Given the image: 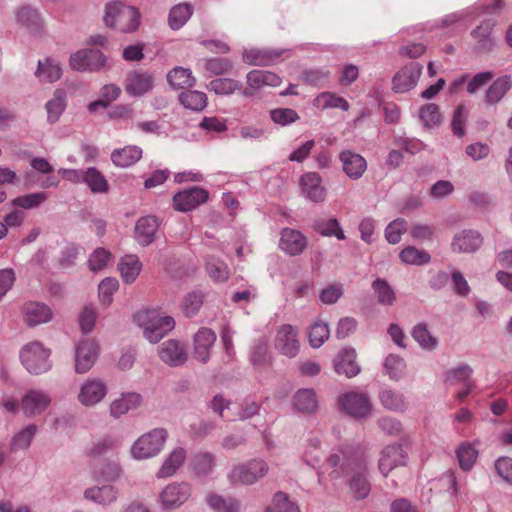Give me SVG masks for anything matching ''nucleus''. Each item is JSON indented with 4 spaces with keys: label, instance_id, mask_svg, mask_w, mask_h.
<instances>
[{
    "label": "nucleus",
    "instance_id": "1",
    "mask_svg": "<svg viewBox=\"0 0 512 512\" xmlns=\"http://www.w3.org/2000/svg\"><path fill=\"white\" fill-rule=\"evenodd\" d=\"M327 465L335 469L331 477L337 479L341 474L351 475L349 487L356 500L365 499L371 490L367 479V462L360 446H345L327 459Z\"/></svg>",
    "mask_w": 512,
    "mask_h": 512
},
{
    "label": "nucleus",
    "instance_id": "2",
    "mask_svg": "<svg viewBox=\"0 0 512 512\" xmlns=\"http://www.w3.org/2000/svg\"><path fill=\"white\" fill-rule=\"evenodd\" d=\"M103 20L108 27L115 28L123 33H131L139 27L140 13L133 6L113 2L106 5Z\"/></svg>",
    "mask_w": 512,
    "mask_h": 512
},
{
    "label": "nucleus",
    "instance_id": "3",
    "mask_svg": "<svg viewBox=\"0 0 512 512\" xmlns=\"http://www.w3.org/2000/svg\"><path fill=\"white\" fill-rule=\"evenodd\" d=\"M51 350L40 341H31L20 350V360L25 369L34 375L48 372L52 363L50 361Z\"/></svg>",
    "mask_w": 512,
    "mask_h": 512
},
{
    "label": "nucleus",
    "instance_id": "4",
    "mask_svg": "<svg viewBox=\"0 0 512 512\" xmlns=\"http://www.w3.org/2000/svg\"><path fill=\"white\" fill-rule=\"evenodd\" d=\"M168 438L167 430L155 428L140 436L131 447V454L137 460L148 459L157 456Z\"/></svg>",
    "mask_w": 512,
    "mask_h": 512
},
{
    "label": "nucleus",
    "instance_id": "5",
    "mask_svg": "<svg viewBox=\"0 0 512 512\" xmlns=\"http://www.w3.org/2000/svg\"><path fill=\"white\" fill-rule=\"evenodd\" d=\"M268 464L262 459H252L236 465L228 477L233 484L251 485L268 473Z\"/></svg>",
    "mask_w": 512,
    "mask_h": 512
},
{
    "label": "nucleus",
    "instance_id": "6",
    "mask_svg": "<svg viewBox=\"0 0 512 512\" xmlns=\"http://www.w3.org/2000/svg\"><path fill=\"white\" fill-rule=\"evenodd\" d=\"M338 403L346 414L356 419H365L372 413V403L368 394L350 391L339 396Z\"/></svg>",
    "mask_w": 512,
    "mask_h": 512
},
{
    "label": "nucleus",
    "instance_id": "7",
    "mask_svg": "<svg viewBox=\"0 0 512 512\" xmlns=\"http://www.w3.org/2000/svg\"><path fill=\"white\" fill-rule=\"evenodd\" d=\"M291 56L289 49L251 48L243 52L242 59L248 65L272 66Z\"/></svg>",
    "mask_w": 512,
    "mask_h": 512
},
{
    "label": "nucleus",
    "instance_id": "8",
    "mask_svg": "<svg viewBox=\"0 0 512 512\" xmlns=\"http://www.w3.org/2000/svg\"><path fill=\"white\" fill-rule=\"evenodd\" d=\"M192 487L187 482L168 484L160 493L159 499L163 510L172 511L181 507L191 496Z\"/></svg>",
    "mask_w": 512,
    "mask_h": 512
},
{
    "label": "nucleus",
    "instance_id": "9",
    "mask_svg": "<svg viewBox=\"0 0 512 512\" xmlns=\"http://www.w3.org/2000/svg\"><path fill=\"white\" fill-rule=\"evenodd\" d=\"M247 87L242 89L241 94L246 98L254 97L258 91L265 87H278L282 83L279 75L272 71L251 70L246 75Z\"/></svg>",
    "mask_w": 512,
    "mask_h": 512
},
{
    "label": "nucleus",
    "instance_id": "10",
    "mask_svg": "<svg viewBox=\"0 0 512 512\" xmlns=\"http://www.w3.org/2000/svg\"><path fill=\"white\" fill-rule=\"evenodd\" d=\"M106 58L98 49H83L70 56L69 64L76 71H98L105 66Z\"/></svg>",
    "mask_w": 512,
    "mask_h": 512
},
{
    "label": "nucleus",
    "instance_id": "11",
    "mask_svg": "<svg viewBox=\"0 0 512 512\" xmlns=\"http://www.w3.org/2000/svg\"><path fill=\"white\" fill-rule=\"evenodd\" d=\"M275 349L282 355L294 358L300 349L298 330L290 324H284L277 330Z\"/></svg>",
    "mask_w": 512,
    "mask_h": 512
},
{
    "label": "nucleus",
    "instance_id": "12",
    "mask_svg": "<svg viewBox=\"0 0 512 512\" xmlns=\"http://www.w3.org/2000/svg\"><path fill=\"white\" fill-rule=\"evenodd\" d=\"M209 193L201 187H192L178 192L173 197V205L177 211L188 212L208 200Z\"/></svg>",
    "mask_w": 512,
    "mask_h": 512
},
{
    "label": "nucleus",
    "instance_id": "13",
    "mask_svg": "<svg viewBox=\"0 0 512 512\" xmlns=\"http://www.w3.org/2000/svg\"><path fill=\"white\" fill-rule=\"evenodd\" d=\"M98 357V345L95 341L84 339L80 341L75 350V371L85 373L94 365Z\"/></svg>",
    "mask_w": 512,
    "mask_h": 512
},
{
    "label": "nucleus",
    "instance_id": "14",
    "mask_svg": "<svg viewBox=\"0 0 512 512\" xmlns=\"http://www.w3.org/2000/svg\"><path fill=\"white\" fill-rule=\"evenodd\" d=\"M422 66L419 63L412 62L393 77V90L396 93H405L414 88L421 76Z\"/></svg>",
    "mask_w": 512,
    "mask_h": 512
},
{
    "label": "nucleus",
    "instance_id": "15",
    "mask_svg": "<svg viewBox=\"0 0 512 512\" xmlns=\"http://www.w3.org/2000/svg\"><path fill=\"white\" fill-rule=\"evenodd\" d=\"M154 80L151 74L142 70H134L127 74L125 91L133 97L142 96L152 90Z\"/></svg>",
    "mask_w": 512,
    "mask_h": 512
},
{
    "label": "nucleus",
    "instance_id": "16",
    "mask_svg": "<svg viewBox=\"0 0 512 512\" xmlns=\"http://www.w3.org/2000/svg\"><path fill=\"white\" fill-rule=\"evenodd\" d=\"M160 359L171 367L182 366L188 359L185 347L175 339H169L158 347Z\"/></svg>",
    "mask_w": 512,
    "mask_h": 512
},
{
    "label": "nucleus",
    "instance_id": "17",
    "mask_svg": "<svg viewBox=\"0 0 512 512\" xmlns=\"http://www.w3.org/2000/svg\"><path fill=\"white\" fill-rule=\"evenodd\" d=\"M50 403L51 398L48 393L43 390L32 389L22 397L21 408L27 417H32L43 413Z\"/></svg>",
    "mask_w": 512,
    "mask_h": 512
},
{
    "label": "nucleus",
    "instance_id": "18",
    "mask_svg": "<svg viewBox=\"0 0 512 512\" xmlns=\"http://www.w3.org/2000/svg\"><path fill=\"white\" fill-rule=\"evenodd\" d=\"M215 341L216 334L212 329L200 328L193 338V357L201 363H207Z\"/></svg>",
    "mask_w": 512,
    "mask_h": 512
},
{
    "label": "nucleus",
    "instance_id": "19",
    "mask_svg": "<svg viewBox=\"0 0 512 512\" xmlns=\"http://www.w3.org/2000/svg\"><path fill=\"white\" fill-rule=\"evenodd\" d=\"M307 238L298 230L284 228L281 231L280 249L290 256L301 254L307 247Z\"/></svg>",
    "mask_w": 512,
    "mask_h": 512
},
{
    "label": "nucleus",
    "instance_id": "20",
    "mask_svg": "<svg viewBox=\"0 0 512 512\" xmlns=\"http://www.w3.org/2000/svg\"><path fill=\"white\" fill-rule=\"evenodd\" d=\"M407 462V454L400 445H388L382 452L379 459V470L383 476L398 466H404Z\"/></svg>",
    "mask_w": 512,
    "mask_h": 512
},
{
    "label": "nucleus",
    "instance_id": "21",
    "mask_svg": "<svg viewBox=\"0 0 512 512\" xmlns=\"http://www.w3.org/2000/svg\"><path fill=\"white\" fill-rule=\"evenodd\" d=\"M107 394L105 383L99 379H88L80 388L78 400L84 406H93L102 401Z\"/></svg>",
    "mask_w": 512,
    "mask_h": 512
},
{
    "label": "nucleus",
    "instance_id": "22",
    "mask_svg": "<svg viewBox=\"0 0 512 512\" xmlns=\"http://www.w3.org/2000/svg\"><path fill=\"white\" fill-rule=\"evenodd\" d=\"M322 178L316 172H307L300 178L303 194L312 202H323L326 197V189L321 185Z\"/></svg>",
    "mask_w": 512,
    "mask_h": 512
},
{
    "label": "nucleus",
    "instance_id": "23",
    "mask_svg": "<svg viewBox=\"0 0 512 512\" xmlns=\"http://www.w3.org/2000/svg\"><path fill=\"white\" fill-rule=\"evenodd\" d=\"M339 159L342 163L344 173L353 180L362 177L367 169V162L363 156L351 150H344L340 153Z\"/></svg>",
    "mask_w": 512,
    "mask_h": 512
},
{
    "label": "nucleus",
    "instance_id": "24",
    "mask_svg": "<svg viewBox=\"0 0 512 512\" xmlns=\"http://www.w3.org/2000/svg\"><path fill=\"white\" fill-rule=\"evenodd\" d=\"M483 242V238L478 231L463 230L457 233L451 243V248L458 253H471L478 250Z\"/></svg>",
    "mask_w": 512,
    "mask_h": 512
},
{
    "label": "nucleus",
    "instance_id": "25",
    "mask_svg": "<svg viewBox=\"0 0 512 512\" xmlns=\"http://www.w3.org/2000/svg\"><path fill=\"white\" fill-rule=\"evenodd\" d=\"M23 316L29 327H35L52 319L51 309L44 303L28 302L23 307Z\"/></svg>",
    "mask_w": 512,
    "mask_h": 512
},
{
    "label": "nucleus",
    "instance_id": "26",
    "mask_svg": "<svg viewBox=\"0 0 512 512\" xmlns=\"http://www.w3.org/2000/svg\"><path fill=\"white\" fill-rule=\"evenodd\" d=\"M159 221L155 216L141 217L135 226V239L141 246H148L155 241Z\"/></svg>",
    "mask_w": 512,
    "mask_h": 512
},
{
    "label": "nucleus",
    "instance_id": "27",
    "mask_svg": "<svg viewBox=\"0 0 512 512\" xmlns=\"http://www.w3.org/2000/svg\"><path fill=\"white\" fill-rule=\"evenodd\" d=\"M334 369L337 374H343L347 378H352L358 375L361 369L356 362L355 349L347 348L341 351L334 360Z\"/></svg>",
    "mask_w": 512,
    "mask_h": 512
},
{
    "label": "nucleus",
    "instance_id": "28",
    "mask_svg": "<svg viewBox=\"0 0 512 512\" xmlns=\"http://www.w3.org/2000/svg\"><path fill=\"white\" fill-rule=\"evenodd\" d=\"M495 21L492 19L483 20L480 25L472 30L471 36L476 41V49L479 52H490L494 47L492 31Z\"/></svg>",
    "mask_w": 512,
    "mask_h": 512
},
{
    "label": "nucleus",
    "instance_id": "29",
    "mask_svg": "<svg viewBox=\"0 0 512 512\" xmlns=\"http://www.w3.org/2000/svg\"><path fill=\"white\" fill-rule=\"evenodd\" d=\"M175 326V321L170 316L151 319L144 329V336L151 343L159 342Z\"/></svg>",
    "mask_w": 512,
    "mask_h": 512
},
{
    "label": "nucleus",
    "instance_id": "30",
    "mask_svg": "<svg viewBox=\"0 0 512 512\" xmlns=\"http://www.w3.org/2000/svg\"><path fill=\"white\" fill-rule=\"evenodd\" d=\"M34 75L41 83H54L62 77L61 64L51 57H46L38 61Z\"/></svg>",
    "mask_w": 512,
    "mask_h": 512
},
{
    "label": "nucleus",
    "instance_id": "31",
    "mask_svg": "<svg viewBox=\"0 0 512 512\" xmlns=\"http://www.w3.org/2000/svg\"><path fill=\"white\" fill-rule=\"evenodd\" d=\"M142 403V396L136 392L123 393L110 405V415L113 418H120L132 409L138 408Z\"/></svg>",
    "mask_w": 512,
    "mask_h": 512
},
{
    "label": "nucleus",
    "instance_id": "32",
    "mask_svg": "<svg viewBox=\"0 0 512 512\" xmlns=\"http://www.w3.org/2000/svg\"><path fill=\"white\" fill-rule=\"evenodd\" d=\"M186 459V451L182 447H176L164 459L162 466L158 470L157 478H168L173 476L183 465Z\"/></svg>",
    "mask_w": 512,
    "mask_h": 512
},
{
    "label": "nucleus",
    "instance_id": "33",
    "mask_svg": "<svg viewBox=\"0 0 512 512\" xmlns=\"http://www.w3.org/2000/svg\"><path fill=\"white\" fill-rule=\"evenodd\" d=\"M118 497L117 489L110 484L85 489L84 498L100 505H109Z\"/></svg>",
    "mask_w": 512,
    "mask_h": 512
},
{
    "label": "nucleus",
    "instance_id": "34",
    "mask_svg": "<svg viewBox=\"0 0 512 512\" xmlns=\"http://www.w3.org/2000/svg\"><path fill=\"white\" fill-rule=\"evenodd\" d=\"M512 88V79L509 75L498 77L486 90L485 102L488 105L499 103Z\"/></svg>",
    "mask_w": 512,
    "mask_h": 512
},
{
    "label": "nucleus",
    "instance_id": "35",
    "mask_svg": "<svg viewBox=\"0 0 512 512\" xmlns=\"http://www.w3.org/2000/svg\"><path fill=\"white\" fill-rule=\"evenodd\" d=\"M215 466V455L207 451L195 454L190 463L192 472L200 478L210 475L214 471Z\"/></svg>",
    "mask_w": 512,
    "mask_h": 512
},
{
    "label": "nucleus",
    "instance_id": "36",
    "mask_svg": "<svg viewBox=\"0 0 512 512\" xmlns=\"http://www.w3.org/2000/svg\"><path fill=\"white\" fill-rule=\"evenodd\" d=\"M142 157V149L135 145H129L121 149H115L111 153V161L117 167H129L138 162Z\"/></svg>",
    "mask_w": 512,
    "mask_h": 512
},
{
    "label": "nucleus",
    "instance_id": "37",
    "mask_svg": "<svg viewBox=\"0 0 512 512\" xmlns=\"http://www.w3.org/2000/svg\"><path fill=\"white\" fill-rule=\"evenodd\" d=\"M118 269L123 281L133 283L142 270V263L137 255L128 254L121 258Z\"/></svg>",
    "mask_w": 512,
    "mask_h": 512
},
{
    "label": "nucleus",
    "instance_id": "38",
    "mask_svg": "<svg viewBox=\"0 0 512 512\" xmlns=\"http://www.w3.org/2000/svg\"><path fill=\"white\" fill-rule=\"evenodd\" d=\"M379 400L382 406L390 411L403 412L406 409L405 398L402 393L384 388L379 392Z\"/></svg>",
    "mask_w": 512,
    "mask_h": 512
},
{
    "label": "nucleus",
    "instance_id": "39",
    "mask_svg": "<svg viewBox=\"0 0 512 512\" xmlns=\"http://www.w3.org/2000/svg\"><path fill=\"white\" fill-rule=\"evenodd\" d=\"M83 183L95 194H105L110 188L105 176L95 167H89L85 170Z\"/></svg>",
    "mask_w": 512,
    "mask_h": 512
},
{
    "label": "nucleus",
    "instance_id": "40",
    "mask_svg": "<svg viewBox=\"0 0 512 512\" xmlns=\"http://www.w3.org/2000/svg\"><path fill=\"white\" fill-rule=\"evenodd\" d=\"M295 408L302 413H312L317 409L318 401L313 389H300L293 397Z\"/></svg>",
    "mask_w": 512,
    "mask_h": 512
},
{
    "label": "nucleus",
    "instance_id": "41",
    "mask_svg": "<svg viewBox=\"0 0 512 512\" xmlns=\"http://www.w3.org/2000/svg\"><path fill=\"white\" fill-rule=\"evenodd\" d=\"M47 120L49 123H55L66 108V92L63 89H56L53 98L46 103Z\"/></svg>",
    "mask_w": 512,
    "mask_h": 512
},
{
    "label": "nucleus",
    "instance_id": "42",
    "mask_svg": "<svg viewBox=\"0 0 512 512\" xmlns=\"http://www.w3.org/2000/svg\"><path fill=\"white\" fill-rule=\"evenodd\" d=\"M167 81L176 89L192 87L195 84V78L192 71L188 68L175 67L167 74Z\"/></svg>",
    "mask_w": 512,
    "mask_h": 512
},
{
    "label": "nucleus",
    "instance_id": "43",
    "mask_svg": "<svg viewBox=\"0 0 512 512\" xmlns=\"http://www.w3.org/2000/svg\"><path fill=\"white\" fill-rule=\"evenodd\" d=\"M17 21L31 32H38L41 26L39 13L31 6H23L17 11Z\"/></svg>",
    "mask_w": 512,
    "mask_h": 512
},
{
    "label": "nucleus",
    "instance_id": "44",
    "mask_svg": "<svg viewBox=\"0 0 512 512\" xmlns=\"http://www.w3.org/2000/svg\"><path fill=\"white\" fill-rule=\"evenodd\" d=\"M411 335L420 347L425 350L432 351L438 346L437 338L430 333L425 323L416 324L411 331Z\"/></svg>",
    "mask_w": 512,
    "mask_h": 512
},
{
    "label": "nucleus",
    "instance_id": "45",
    "mask_svg": "<svg viewBox=\"0 0 512 512\" xmlns=\"http://www.w3.org/2000/svg\"><path fill=\"white\" fill-rule=\"evenodd\" d=\"M372 289L380 305L391 306L396 301V294L389 283L382 278H377L372 282Z\"/></svg>",
    "mask_w": 512,
    "mask_h": 512
},
{
    "label": "nucleus",
    "instance_id": "46",
    "mask_svg": "<svg viewBox=\"0 0 512 512\" xmlns=\"http://www.w3.org/2000/svg\"><path fill=\"white\" fill-rule=\"evenodd\" d=\"M265 512H301L298 504L291 500L285 492L278 491L274 494L271 504Z\"/></svg>",
    "mask_w": 512,
    "mask_h": 512
},
{
    "label": "nucleus",
    "instance_id": "47",
    "mask_svg": "<svg viewBox=\"0 0 512 512\" xmlns=\"http://www.w3.org/2000/svg\"><path fill=\"white\" fill-rule=\"evenodd\" d=\"M179 101L185 108L193 111H202L207 106L206 94L196 90L182 92Z\"/></svg>",
    "mask_w": 512,
    "mask_h": 512
},
{
    "label": "nucleus",
    "instance_id": "48",
    "mask_svg": "<svg viewBox=\"0 0 512 512\" xmlns=\"http://www.w3.org/2000/svg\"><path fill=\"white\" fill-rule=\"evenodd\" d=\"M36 432L37 426L34 424L27 425L25 428L17 432L10 442L11 451L25 450L29 448Z\"/></svg>",
    "mask_w": 512,
    "mask_h": 512
},
{
    "label": "nucleus",
    "instance_id": "49",
    "mask_svg": "<svg viewBox=\"0 0 512 512\" xmlns=\"http://www.w3.org/2000/svg\"><path fill=\"white\" fill-rule=\"evenodd\" d=\"M192 7L189 4H178L169 13V26L176 30L181 28L191 17Z\"/></svg>",
    "mask_w": 512,
    "mask_h": 512
},
{
    "label": "nucleus",
    "instance_id": "50",
    "mask_svg": "<svg viewBox=\"0 0 512 512\" xmlns=\"http://www.w3.org/2000/svg\"><path fill=\"white\" fill-rule=\"evenodd\" d=\"M330 330L327 323L316 321L308 330L309 343L313 348H319L328 340Z\"/></svg>",
    "mask_w": 512,
    "mask_h": 512
},
{
    "label": "nucleus",
    "instance_id": "51",
    "mask_svg": "<svg viewBox=\"0 0 512 512\" xmlns=\"http://www.w3.org/2000/svg\"><path fill=\"white\" fill-rule=\"evenodd\" d=\"M209 91L219 95H229L242 88V84L231 78H217L207 85Z\"/></svg>",
    "mask_w": 512,
    "mask_h": 512
},
{
    "label": "nucleus",
    "instance_id": "52",
    "mask_svg": "<svg viewBox=\"0 0 512 512\" xmlns=\"http://www.w3.org/2000/svg\"><path fill=\"white\" fill-rule=\"evenodd\" d=\"M314 229L322 236H335L338 240H344L346 238L336 218L318 220L314 224Z\"/></svg>",
    "mask_w": 512,
    "mask_h": 512
},
{
    "label": "nucleus",
    "instance_id": "53",
    "mask_svg": "<svg viewBox=\"0 0 512 512\" xmlns=\"http://www.w3.org/2000/svg\"><path fill=\"white\" fill-rule=\"evenodd\" d=\"M401 261L405 264L423 265L431 260V256L424 250H419L414 246L405 247L399 254Z\"/></svg>",
    "mask_w": 512,
    "mask_h": 512
},
{
    "label": "nucleus",
    "instance_id": "54",
    "mask_svg": "<svg viewBox=\"0 0 512 512\" xmlns=\"http://www.w3.org/2000/svg\"><path fill=\"white\" fill-rule=\"evenodd\" d=\"M472 368L468 364H461L457 368L450 369L445 374V380L450 385L473 383L471 380Z\"/></svg>",
    "mask_w": 512,
    "mask_h": 512
},
{
    "label": "nucleus",
    "instance_id": "55",
    "mask_svg": "<svg viewBox=\"0 0 512 512\" xmlns=\"http://www.w3.org/2000/svg\"><path fill=\"white\" fill-rule=\"evenodd\" d=\"M207 503L215 512H238L239 504L233 498H223L217 494H210L207 497Z\"/></svg>",
    "mask_w": 512,
    "mask_h": 512
},
{
    "label": "nucleus",
    "instance_id": "56",
    "mask_svg": "<svg viewBox=\"0 0 512 512\" xmlns=\"http://www.w3.org/2000/svg\"><path fill=\"white\" fill-rule=\"evenodd\" d=\"M206 270L209 276L217 282L226 281L230 276L226 263L217 258L211 257L206 261Z\"/></svg>",
    "mask_w": 512,
    "mask_h": 512
},
{
    "label": "nucleus",
    "instance_id": "57",
    "mask_svg": "<svg viewBox=\"0 0 512 512\" xmlns=\"http://www.w3.org/2000/svg\"><path fill=\"white\" fill-rule=\"evenodd\" d=\"M419 117L423 125L427 128L438 126L442 119L439 107L434 103L423 105L420 108Z\"/></svg>",
    "mask_w": 512,
    "mask_h": 512
},
{
    "label": "nucleus",
    "instance_id": "58",
    "mask_svg": "<svg viewBox=\"0 0 512 512\" xmlns=\"http://www.w3.org/2000/svg\"><path fill=\"white\" fill-rule=\"evenodd\" d=\"M385 373L391 379H399L405 370V361L399 355L389 354L383 363Z\"/></svg>",
    "mask_w": 512,
    "mask_h": 512
},
{
    "label": "nucleus",
    "instance_id": "59",
    "mask_svg": "<svg viewBox=\"0 0 512 512\" xmlns=\"http://www.w3.org/2000/svg\"><path fill=\"white\" fill-rule=\"evenodd\" d=\"M316 105L322 108H340L344 111L349 109V103L340 96L330 92H323L315 99Z\"/></svg>",
    "mask_w": 512,
    "mask_h": 512
},
{
    "label": "nucleus",
    "instance_id": "60",
    "mask_svg": "<svg viewBox=\"0 0 512 512\" xmlns=\"http://www.w3.org/2000/svg\"><path fill=\"white\" fill-rule=\"evenodd\" d=\"M250 360L257 368H262L269 363L268 343L265 340H259L253 345Z\"/></svg>",
    "mask_w": 512,
    "mask_h": 512
},
{
    "label": "nucleus",
    "instance_id": "61",
    "mask_svg": "<svg viewBox=\"0 0 512 512\" xmlns=\"http://www.w3.org/2000/svg\"><path fill=\"white\" fill-rule=\"evenodd\" d=\"M478 456L477 450L470 443H463L457 449L459 465L463 470H469Z\"/></svg>",
    "mask_w": 512,
    "mask_h": 512
},
{
    "label": "nucleus",
    "instance_id": "62",
    "mask_svg": "<svg viewBox=\"0 0 512 512\" xmlns=\"http://www.w3.org/2000/svg\"><path fill=\"white\" fill-rule=\"evenodd\" d=\"M271 120L281 126H287L299 120L298 113L291 108H275L270 111Z\"/></svg>",
    "mask_w": 512,
    "mask_h": 512
},
{
    "label": "nucleus",
    "instance_id": "63",
    "mask_svg": "<svg viewBox=\"0 0 512 512\" xmlns=\"http://www.w3.org/2000/svg\"><path fill=\"white\" fill-rule=\"evenodd\" d=\"M47 199L44 192L31 193L16 197L12 200V205L23 209H32L40 206Z\"/></svg>",
    "mask_w": 512,
    "mask_h": 512
},
{
    "label": "nucleus",
    "instance_id": "64",
    "mask_svg": "<svg viewBox=\"0 0 512 512\" xmlns=\"http://www.w3.org/2000/svg\"><path fill=\"white\" fill-rule=\"evenodd\" d=\"M407 230V222L403 218H398L390 222L385 229V238L390 244H397L401 240V235Z\"/></svg>",
    "mask_w": 512,
    "mask_h": 512
}]
</instances>
